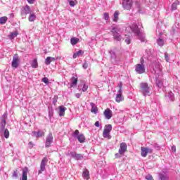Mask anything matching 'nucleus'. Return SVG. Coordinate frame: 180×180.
<instances>
[{
    "instance_id": "e433bc0d",
    "label": "nucleus",
    "mask_w": 180,
    "mask_h": 180,
    "mask_svg": "<svg viewBox=\"0 0 180 180\" xmlns=\"http://www.w3.org/2000/svg\"><path fill=\"white\" fill-rule=\"evenodd\" d=\"M82 92H86V91H88V85L84 84L82 88Z\"/></svg>"
},
{
    "instance_id": "603ef678",
    "label": "nucleus",
    "mask_w": 180,
    "mask_h": 180,
    "mask_svg": "<svg viewBox=\"0 0 180 180\" xmlns=\"http://www.w3.org/2000/svg\"><path fill=\"white\" fill-rule=\"evenodd\" d=\"M27 1L28 4H34V1L36 0H27Z\"/></svg>"
},
{
    "instance_id": "6e6d98bb",
    "label": "nucleus",
    "mask_w": 180,
    "mask_h": 180,
    "mask_svg": "<svg viewBox=\"0 0 180 180\" xmlns=\"http://www.w3.org/2000/svg\"><path fill=\"white\" fill-rule=\"evenodd\" d=\"M28 146H30V147H33V142H29Z\"/></svg>"
},
{
    "instance_id": "37998d69",
    "label": "nucleus",
    "mask_w": 180,
    "mask_h": 180,
    "mask_svg": "<svg viewBox=\"0 0 180 180\" xmlns=\"http://www.w3.org/2000/svg\"><path fill=\"white\" fill-rule=\"evenodd\" d=\"M146 179H147V180H154V178H153V176H151L150 174H148L147 176H146Z\"/></svg>"
},
{
    "instance_id": "f257e3e1",
    "label": "nucleus",
    "mask_w": 180,
    "mask_h": 180,
    "mask_svg": "<svg viewBox=\"0 0 180 180\" xmlns=\"http://www.w3.org/2000/svg\"><path fill=\"white\" fill-rule=\"evenodd\" d=\"M151 67L153 68L157 86L158 88H162L164 86V82L162 79H159L160 77L162 76V67L160 64V62L153 63Z\"/></svg>"
},
{
    "instance_id": "6ab92c4d",
    "label": "nucleus",
    "mask_w": 180,
    "mask_h": 180,
    "mask_svg": "<svg viewBox=\"0 0 180 180\" xmlns=\"http://www.w3.org/2000/svg\"><path fill=\"white\" fill-rule=\"evenodd\" d=\"M160 180H169V177L168 176V173L165 172H162L159 174Z\"/></svg>"
},
{
    "instance_id": "7c9ffc66",
    "label": "nucleus",
    "mask_w": 180,
    "mask_h": 180,
    "mask_svg": "<svg viewBox=\"0 0 180 180\" xmlns=\"http://www.w3.org/2000/svg\"><path fill=\"white\" fill-rule=\"evenodd\" d=\"M8 22V17L4 16L0 18V25H5Z\"/></svg>"
},
{
    "instance_id": "2f4dec72",
    "label": "nucleus",
    "mask_w": 180,
    "mask_h": 180,
    "mask_svg": "<svg viewBox=\"0 0 180 180\" xmlns=\"http://www.w3.org/2000/svg\"><path fill=\"white\" fill-rule=\"evenodd\" d=\"M18 37V32L15 31L13 32H11L10 35L8 36V38L11 39V40H13L15 37Z\"/></svg>"
},
{
    "instance_id": "9d476101",
    "label": "nucleus",
    "mask_w": 180,
    "mask_h": 180,
    "mask_svg": "<svg viewBox=\"0 0 180 180\" xmlns=\"http://www.w3.org/2000/svg\"><path fill=\"white\" fill-rule=\"evenodd\" d=\"M49 161V160H47V158H44L41 162V165H40V169L38 172V174H41V172H43L44 171L46 170V165L47 164V162Z\"/></svg>"
},
{
    "instance_id": "4468645a",
    "label": "nucleus",
    "mask_w": 180,
    "mask_h": 180,
    "mask_svg": "<svg viewBox=\"0 0 180 180\" xmlns=\"http://www.w3.org/2000/svg\"><path fill=\"white\" fill-rule=\"evenodd\" d=\"M53 134L50 133L49 134V135L46 136V141L45 142V147L46 148H49V147H50V146H51V143H53Z\"/></svg>"
},
{
    "instance_id": "3c124183",
    "label": "nucleus",
    "mask_w": 180,
    "mask_h": 180,
    "mask_svg": "<svg viewBox=\"0 0 180 180\" xmlns=\"http://www.w3.org/2000/svg\"><path fill=\"white\" fill-rule=\"evenodd\" d=\"M172 151H173V153H175L176 151V148L175 147V146H172Z\"/></svg>"
},
{
    "instance_id": "9b49d317",
    "label": "nucleus",
    "mask_w": 180,
    "mask_h": 180,
    "mask_svg": "<svg viewBox=\"0 0 180 180\" xmlns=\"http://www.w3.org/2000/svg\"><path fill=\"white\" fill-rule=\"evenodd\" d=\"M135 71L138 74H144L146 72V68L144 67V65L137 64L135 66Z\"/></svg>"
},
{
    "instance_id": "b1692460",
    "label": "nucleus",
    "mask_w": 180,
    "mask_h": 180,
    "mask_svg": "<svg viewBox=\"0 0 180 180\" xmlns=\"http://www.w3.org/2000/svg\"><path fill=\"white\" fill-rule=\"evenodd\" d=\"M84 56V51H82V50H79L78 51L74 53L72 57H73V58H77L81 57V56Z\"/></svg>"
},
{
    "instance_id": "1a4fd4ad",
    "label": "nucleus",
    "mask_w": 180,
    "mask_h": 180,
    "mask_svg": "<svg viewBox=\"0 0 180 180\" xmlns=\"http://www.w3.org/2000/svg\"><path fill=\"white\" fill-rule=\"evenodd\" d=\"M148 154H153V149L148 147L141 148V157H147Z\"/></svg>"
},
{
    "instance_id": "c756f323",
    "label": "nucleus",
    "mask_w": 180,
    "mask_h": 180,
    "mask_svg": "<svg viewBox=\"0 0 180 180\" xmlns=\"http://www.w3.org/2000/svg\"><path fill=\"white\" fill-rule=\"evenodd\" d=\"M29 22H34L36 20V14L31 13L28 18Z\"/></svg>"
},
{
    "instance_id": "423d86ee",
    "label": "nucleus",
    "mask_w": 180,
    "mask_h": 180,
    "mask_svg": "<svg viewBox=\"0 0 180 180\" xmlns=\"http://www.w3.org/2000/svg\"><path fill=\"white\" fill-rule=\"evenodd\" d=\"M32 12L30 10V6L29 5H25L21 8L20 14L22 19H26V15H29Z\"/></svg>"
},
{
    "instance_id": "a19ab883",
    "label": "nucleus",
    "mask_w": 180,
    "mask_h": 180,
    "mask_svg": "<svg viewBox=\"0 0 180 180\" xmlns=\"http://www.w3.org/2000/svg\"><path fill=\"white\" fill-rule=\"evenodd\" d=\"M168 97L170 100L174 101V93L172 91L169 92Z\"/></svg>"
},
{
    "instance_id": "58836bf2",
    "label": "nucleus",
    "mask_w": 180,
    "mask_h": 180,
    "mask_svg": "<svg viewBox=\"0 0 180 180\" xmlns=\"http://www.w3.org/2000/svg\"><path fill=\"white\" fill-rule=\"evenodd\" d=\"M42 82H44V83L46 84V85H49V78H47V77H43V78H42Z\"/></svg>"
},
{
    "instance_id": "4be33fe9",
    "label": "nucleus",
    "mask_w": 180,
    "mask_h": 180,
    "mask_svg": "<svg viewBox=\"0 0 180 180\" xmlns=\"http://www.w3.org/2000/svg\"><path fill=\"white\" fill-rule=\"evenodd\" d=\"M65 110H67V108L63 105L59 106V116L63 117L65 115Z\"/></svg>"
},
{
    "instance_id": "f8f14e48",
    "label": "nucleus",
    "mask_w": 180,
    "mask_h": 180,
    "mask_svg": "<svg viewBox=\"0 0 180 180\" xmlns=\"http://www.w3.org/2000/svg\"><path fill=\"white\" fill-rule=\"evenodd\" d=\"M11 65L13 68H18L19 67V56L18 54L13 56Z\"/></svg>"
},
{
    "instance_id": "72a5a7b5",
    "label": "nucleus",
    "mask_w": 180,
    "mask_h": 180,
    "mask_svg": "<svg viewBox=\"0 0 180 180\" xmlns=\"http://www.w3.org/2000/svg\"><path fill=\"white\" fill-rule=\"evenodd\" d=\"M118 19H119V11H117L114 13V17L112 20L113 22H117Z\"/></svg>"
},
{
    "instance_id": "0eeeda50",
    "label": "nucleus",
    "mask_w": 180,
    "mask_h": 180,
    "mask_svg": "<svg viewBox=\"0 0 180 180\" xmlns=\"http://www.w3.org/2000/svg\"><path fill=\"white\" fill-rule=\"evenodd\" d=\"M115 40H117V41H120L122 40V36L119 34V32H120V30L117 27H114L111 30Z\"/></svg>"
},
{
    "instance_id": "5701e85b",
    "label": "nucleus",
    "mask_w": 180,
    "mask_h": 180,
    "mask_svg": "<svg viewBox=\"0 0 180 180\" xmlns=\"http://www.w3.org/2000/svg\"><path fill=\"white\" fill-rule=\"evenodd\" d=\"M56 60H57V58L48 56L45 59V64H46V65H50V64L51 63V61H56Z\"/></svg>"
},
{
    "instance_id": "2eb2a0df",
    "label": "nucleus",
    "mask_w": 180,
    "mask_h": 180,
    "mask_svg": "<svg viewBox=\"0 0 180 180\" xmlns=\"http://www.w3.org/2000/svg\"><path fill=\"white\" fill-rule=\"evenodd\" d=\"M127 151V144L125 143H121L120 145V148L118 150V153L121 154L122 155H124V153Z\"/></svg>"
},
{
    "instance_id": "de8ad7c7",
    "label": "nucleus",
    "mask_w": 180,
    "mask_h": 180,
    "mask_svg": "<svg viewBox=\"0 0 180 180\" xmlns=\"http://www.w3.org/2000/svg\"><path fill=\"white\" fill-rule=\"evenodd\" d=\"M13 176L14 178H18V171L17 170L13 172Z\"/></svg>"
},
{
    "instance_id": "09e8293b",
    "label": "nucleus",
    "mask_w": 180,
    "mask_h": 180,
    "mask_svg": "<svg viewBox=\"0 0 180 180\" xmlns=\"http://www.w3.org/2000/svg\"><path fill=\"white\" fill-rule=\"evenodd\" d=\"M131 41V39L129 38H127L125 39V42L127 43V44H130Z\"/></svg>"
},
{
    "instance_id": "f704fd0d",
    "label": "nucleus",
    "mask_w": 180,
    "mask_h": 180,
    "mask_svg": "<svg viewBox=\"0 0 180 180\" xmlns=\"http://www.w3.org/2000/svg\"><path fill=\"white\" fill-rule=\"evenodd\" d=\"M157 43L158 46H160V47H162V46H164V44H165V41H164V39H162L159 38L157 41Z\"/></svg>"
},
{
    "instance_id": "20e7f679",
    "label": "nucleus",
    "mask_w": 180,
    "mask_h": 180,
    "mask_svg": "<svg viewBox=\"0 0 180 180\" xmlns=\"http://www.w3.org/2000/svg\"><path fill=\"white\" fill-rule=\"evenodd\" d=\"M141 92L143 94V96H147L150 95V87L147 83H141Z\"/></svg>"
},
{
    "instance_id": "cd10ccee",
    "label": "nucleus",
    "mask_w": 180,
    "mask_h": 180,
    "mask_svg": "<svg viewBox=\"0 0 180 180\" xmlns=\"http://www.w3.org/2000/svg\"><path fill=\"white\" fill-rule=\"evenodd\" d=\"M79 41V39L77 37H72L70 39V43L72 46H75V44H77Z\"/></svg>"
},
{
    "instance_id": "a211bd4d",
    "label": "nucleus",
    "mask_w": 180,
    "mask_h": 180,
    "mask_svg": "<svg viewBox=\"0 0 180 180\" xmlns=\"http://www.w3.org/2000/svg\"><path fill=\"white\" fill-rule=\"evenodd\" d=\"M6 114H4L3 115V119L1 120V122L0 123L1 131H4V130H5V127L6 126Z\"/></svg>"
},
{
    "instance_id": "dca6fc26",
    "label": "nucleus",
    "mask_w": 180,
    "mask_h": 180,
    "mask_svg": "<svg viewBox=\"0 0 180 180\" xmlns=\"http://www.w3.org/2000/svg\"><path fill=\"white\" fill-rule=\"evenodd\" d=\"M103 115L105 119H108V120H109L110 119H112V117L113 116V114L110 110V108H106L103 112Z\"/></svg>"
},
{
    "instance_id": "ddd939ff",
    "label": "nucleus",
    "mask_w": 180,
    "mask_h": 180,
    "mask_svg": "<svg viewBox=\"0 0 180 180\" xmlns=\"http://www.w3.org/2000/svg\"><path fill=\"white\" fill-rule=\"evenodd\" d=\"M122 94L123 91H122V90H118L115 98V102H117V103H120V102H123V101H124Z\"/></svg>"
},
{
    "instance_id": "c9c22d12",
    "label": "nucleus",
    "mask_w": 180,
    "mask_h": 180,
    "mask_svg": "<svg viewBox=\"0 0 180 180\" xmlns=\"http://www.w3.org/2000/svg\"><path fill=\"white\" fill-rule=\"evenodd\" d=\"M68 2L72 7H74L75 5H77V4H78L77 0H68Z\"/></svg>"
},
{
    "instance_id": "864d4df0",
    "label": "nucleus",
    "mask_w": 180,
    "mask_h": 180,
    "mask_svg": "<svg viewBox=\"0 0 180 180\" xmlns=\"http://www.w3.org/2000/svg\"><path fill=\"white\" fill-rule=\"evenodd\" d=\"M140 65H144V59L143 58H141V63Z\"/></svg>"
},
{
    "instance_id": "a878e982",
    "label": "nucleus",
    "mask_w": 180,
    "mask_h": 180,
    "mask_svg": "<svg viewBox=\"0 0 180 180\" xmlns=\"http://www.w3.org/2000/svg\"><path fill=\"white\" fill-rule=\"evenodd\" d=\"M22 180H27V167H25L22 169Z\"/></svg>"
},
{
    "instance_id": "79ce46f5",
    "label": "nucleus",
    "mask_w": 180,
    "mask_h": 180,
    "mask_svg": "<svg viewBox=\"0 0 180 180\" xmlns=\"http://www.w3.org/2000/svg\"><path fill=\"white\" fill-rule=\"evenodd\" d=\"M103 16L105 20H109V13H104Z\"/></svg>"
},
{
    "instance_id": "aec40b11",
    "label": "nucleus",
    "mask_w": 180,
    "mask_h": 180,
    "mask_svg": "<svg viewBox=\"0 0 180 180\" xmlns=\"http://www.w3.org/2000/svg\"><path fill=\"white\" fill-rule=\"evenodd\" d=\"M32 134L37 138L43 137V136H44V131L40 130L38 131H33Z\"/></svg>"
},
{
    "instance_id": "49530a36",
    "label": "nucleus",
    "mask_w": 180,
    "mask_h": 180,
    "mask_svg": "<svg viewBox=\"0 0 180 180\" xmlns=\"http://www.w3.org/2000/svg\"><path fill=\"white\" fill-rule=\"evenodd\" d=\"M94 126H96V127H101V123H99V121H96Z\"/></svg>"
},
{
    "instance_id": "7ed1b4c3",
    "label": "nucleus",
    "mask_w": 180,
    "mask_h": 180,
    "mask_svg": "<svg viewBox=\"0 0 180 180\" xmlns=\"http://www.w3.org/2000/svg\"><path fill=\"white\" fill-rule=\"evenodd\" d=\"M111 131H112V124H106L104 127V130L103 132V137L104 139H108V140H110V139H112V136H110Z\"/></svg>"
},
{
    "instance_id": "c03bdc74",
    "label": "nucleus",
    "mask_w": 180,
    "mask_h": 180,
    "mask_svg": "<svg viewBox=\"0 0 180 180\" xmlns=\"http://www.w3.org/2000/svg\"><path fill=\"white\" fill-rule=\"evenodd\" d=\"M123 86V84L122 82H120L118 84V87L120 88L119 91H121V92H123V90L122 89Z\"/></svg>"
},
{
    "instance_id": "412c9836",
    "label": "nucleus",
    "mask_w": 180,
    "mask_h": 180,
    "mask_svg": "<svg viewBox=\"0 0 180 180\" xmlns=\"http://www.w3.org/2000/svg\"><path fill=\"white\" fill-rule=\"evenodd\" d=\"M78 82V77L77 76H73L71 78V84L70 87L72 88V86H75Z\"/></svg>"
},
{
    "instance_id": "f3484780",
    "label": "nucleus",
    "mask_w": 180,
    "mask_h": 180,
    "mask_svg": "<svg viewBox=\"0 0 180 180\" xmlns=\"http://www.w3.org/2000/svg\"><path fill=\"white\" fill-rule=\"evenodd\" d=\"M70 155H71V157H72V158H75V160H77V161H79V160H82V154H77L75 152H70Z\"/></svg>"
},
{
    "instance_id": "c85d7f7f",
    "label": "nucleus",
    "mask_w": 180,
    "mask_h": 180,
    "mask_svg": "<svg viewBox=\"0 0 180 180\" xmlns=\"http://www.w3.org/2000/svg\"><path fill=\"white\" fill-rule=\"evenodd\" d=\"M178 5H179V1L176 0L172 4V11H176Z\"/></svg>"
},
{
    "instance_id": "393cba45",
    "label": "nucleus",
    "mask_w": 180,
    "mask_h": 180,
    "mask_svg": "<svg viewBox=\"0 0 180 180\" xmlns=\"http://www.w3.org/2000/svg\"><path fill=\"white\" fill-rule=\"evenodd\" d=\"M82 176L84 179L89 180V171L87 169H85L83 171Z\"/></svg>"
},
{
    "instance_id": "39448f33",
    "label": "nucleus",
    "mask_w": 180,
    "mask_h": 180,
    "mask_svg": "<svg viewBox=\"0 0 180 180\" xmlns=\"http://www.w3.org/2000/svg\"><path fill=\"white\" fill-rule=\"evenodd\" d=\"M72 137L77 139L79 143H85V136L84 134H79V131L78 129H76L75 133L72 134Z\"/></svg>"
},
{
    "instance_id": "4c0bfd02",
    "label": "nucleus",
    "mask_w": 180,
    "mask_h": 180,
    "mask_svg": "<svg viewBox=\"0 0 180 180\" xmlns=\"http://www.w3.org/2000/svg\"><path fill=\"white\" fill-rule=\"evenodd\" d=\"M4 137L5 139H9V131L8 129L4 130Z\"/></svg>"
},
{
    "instance_id": "bb28decb",
    "label": "nucleus",
    "mask_w": 180,
    "mask_h": 180,
    "mask_svg": "<svg viewBox=\"0 0 180 180\" xmlns=\"http://www.w3.org/2000/svg\"><path fill=\"white\" fill-rule=\"evenodd\" d=\"M90 105L91 106V112L92 113H98V107L95 105V103H91Z\"/></svg>"
},
{
    "instance_id": "6e6552de",
    "label": "nucleus",
    "mask_w": 180,
    "mask_h": 180,
    "mask_svg": "<svg viewBox=\"0 0 180 180\" xmlns=\"http://www.w3.org/2000/svg\"><path fill=\"white\" fill-rule=\"evenodd\" d=\"M122 6L124 9L130 11L133 6V0H122Z\"/></svg>"
},
{
    "instance_id": "5fc2aeb1",
    "label": "nucleus",
    "mask_w": 180,
    "mask_h": 180,
    "mask_svg": "<svg viewBox=\"0 0 180 180\" xmlns=\"http://www.w3.org/2000/svg\"><path fill=\"white\" fill-rule=\"evenodd\" d=\"M75 96H76V98H81V94L77 93L75 94Z\"/></svg>"
},
{
    "instance_id": "f03ea898",
    "label": "nucleus",
    "mask_w": 180,
    "mask_h": 180,
    "mask_svg": "<svg viewBox=\"0 0 180 180\" xmlns=\"http://www.w3.org/2000/svg\"><path fill=\"white\" fill-rule=\"evenodd\" d=\"M129 29L131 30V32L134 33L141 41H146V35L140 32V28H139L137 25L132 24L129 26Z\"/></svg>"
},
{
    "instance_id": "a18cd8bd",
    "label": "nucleus",
    "mask_w": 180,
    "mask_h": 180,
    "mask_svg": "<svg viewBox=\"0 0 180 180\" xmlns=\"http://www.w3.org/2000/svg\"><path fill=\"white\" fill-rule=\"evenodd\" d=\"M115 158H120L121 157H123L119 152L118 153H115Z\"/></svg>"
},
{
    "instance_id": "ea45409f",
    "label": "nucleus",
    "mask_w": 180,
    "mask_h": 180,
    "mask_svg": "<svg viewBox=\"0 0 180 180\" xmlns=\"http://www.w3.org/2000/svg\"><path fill=\"white\" fill-rule=\"evenodd\" d=\"M165 58L167 61V63H169V55H168V53H165Z\"/></svg>"
},
{
    "instance_id": "473e14b6",
    "label": "nucleus",
    "mask_w": 180,
    "mask_h": 180,
    "mask_svg": "<svg viewBox=\"0 0 180 180\" xmlns=\"http://www.w3.org/2000/svg\"><path fill=\"white\" fill-rule=\"evenodd\" d=\"M31 66L32 68H37V67H39V64L37 63V59H34L32 60Z\"/></svg>"
},
{
    "instance_id": "8fccbe9b",
    "label": "nucleus",
    "mask_w": 180,
    "mask_h": 180,
    "mask_svg": "<svg viewBox=\"0 0 180 180\" xmlns=\"http://www.w3.org/2000/svg\"><path fill=\"white\" fill-rule=\"evenodd\" d=\"M83 68H84V70H86V68H88V63H84L83 64Z\"/></svg>"
}]
</instances>
